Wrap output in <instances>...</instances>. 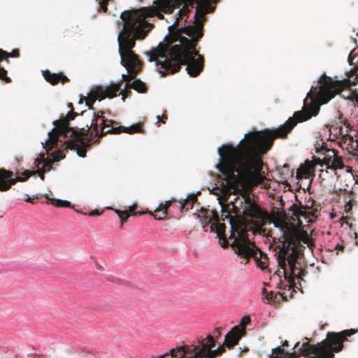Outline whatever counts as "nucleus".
Masks as SVG:
<instances>
[{"label": "nucleus", "mask_w": 358, "mask_h": 358, "mask_svg": "<svg viewBox=\"0 0 358 358\" xmlns=\"http://www.w3.org/2000/svg\"><path fill=\"white\" fill-rule=\"evenodd\" d=\"M210 229L211 231H216L217 236L220 240L221 246L224 248H227L229 245L231 246V244L229 243L225 234V224L222 223H212L210 226Z\"/></svg>", "instance_id": "nucleus-19"}, {"label": "nucleus", "mask_w": 358, "mask_h": 358, "mask_svg": "<svg viewBox=\"0 0 358 358\" xmlns=\"http://www.w3.org/2000/svg\"><path fill=\"white\" fill-rule=\"evenodd\" d=\"M77 153L79 157H85L86 156V150L83 148H80L77 150Z\"/></svg>", "instance_id": "nucleus-37"}, {"label": "nucleus", "mask_w": 358, "mask_h": 358, "mask_svg": "<svg viewBox=\"0 0 358 358\" xmlns=\"http://www.w3.org/2000/svg\"><path fill=\"white\" fill-rule=\"evenodd\" d=\"M37 197H35V198H31V197H27L24 201L27 203H34L36 202V201L37 200Z\"/></svg>", "instance_id": "nucleus-38"}, {"label": "nucleus", "mask_w": 358, "mask_h": 358, "mask_svg": "<svg viewBox=\"0 0 358 358\" xmlns=\"http://www.w3.org/2000/svg\"><path fill=\"white\" fill-rule=\"evenodd\" d=\"M239 228V237H236L231 243V247L234 249L235 253L241 258L246 259L245 264L249 262L250 258L255 259L256 265L262 270H264L267 266L268 257L259 250L254 242L250 241L248 235L241 229L240 224L236 227Z\"/></svg>", "instance_id": "nucleus-8"}, {"label": "nucleus", "mask_w": 358, "mask_h": 358, "mask_svg": "<svg viewBox=\"0 0 358 358\" xmlns=\"http://www.w3.org/2000/svg\"><path fill=\"white\" fill-rule=\"evenodd\" d=\"M184 3V0H156L153 2L152 7L122 12L120 17L124 22L123 27L127 22L134 24V29L131 31L132 37L135 36L137 31L139 34H145V37L154 27L152 24L145 20L146 17L157 16L162 20L164 16L162 12L172 13L176 8H180Z\"/></svg>", "instance_id": "nucleus-5"}, {"label": "nucleus", "mask_w": 358, "mask_h": 358, "mask_svg": "<svg viewBox=\"0 0 358 358\" xmlns=\"http://www.w3.org/2000/svg\"><path fill=\"white\" fill-rule=\"evenodd\" d=\"M278 294H279L280 297L282 300H284V301H287L288 300L287 296L285 294V292H282V293L279 292Z\"/></svg>", "instance_id": "nucleus-40"}, {"label": "nucleus", "mask_w": 358, "mask_h": 358, "mask_svg": "<svg viewBox=\"0 0 358 358\" xmlns=\"http://www.w3.org/2000/svg\"><path fill=\"white\" fill-rule=\"evenodd\" d=\"M31 171L34 172V171ZM36 173H37L38 175V176L40 177V178L42 180H44V179H45V172L44 171H43L41 169H40L38 167V170L36 171H34V173L32 174V176L35 175ZM30 176H31V175Z\"/></svg>", "instance_id": "nucleus-34"}, {"label": "nucleus", "mask_w": 358, "mask_h": 358, "mask_svg": "<svg viewBox=\"0 0 358 358\" xmlns=\"http://www.w3.org/2000/svg\"><path fill=\"white\" fill-rule=\"evenodd\" d=\"M299 235L293 229L285 233L284 241L277 252L278 266L282 269L285 279L287 281L288 289L296 287L295 279L303 280L307 271L302 268L299 261L305 248L299 243Z\"/></svg>", "instance_id": "nucleus-4"}, {"label": "nucleus", "mask_w": 358, "mask_h": 358, "mask_svg": "<svg viewBox=\"0 0 358 358\" xmlns=\"http://www.w3.org/2000/svg\"><path fill=\"white\" fill-rule=\"evenodd\" d=\"M335 249L336 250H343L344 249V246L342 245L338 244V245H336Z\"/></svg>", "instance_id": "nucleus-42"}, {"label": "nucleus", "mask_w": 358, "mask_h": 358, "mask_svg": "<svg viewBox=\"0 0 358 358\" xmlns=\"http://www.w3.org/2000/svg\"><path fill=\"white\" fill-rule=\"evenodd\" d=\"M130 87L137 91L139 93H145L148 91V87L143 81L139 79L135 80L131 84H127L125 87Z\"/></svg>", "instance_id": "nucleus-23"}, {"label": "nucleus", "mask_w": 358, "mask_h": 358, "mask_svg": "<svg viewBox=\"0 0 358 358\" xmlns=\"http://www.w3.org/2000/svg\"><path fill=\"white\" fill-rule=\"evenodd\" d=\"M52 159L45 158L44 155L41 154L40 157H38L34 161L35 166L38 168L42 164L43 167L41 169L45 173L52 169V164L55 162H59L65 157V155L60 150H57L52 153Z\"/></svg>", "instance_id": "nucleus-15"}, {"label": "nucleus", "mask_w": 358, "mask_h": 358, "mask_svg": "<svg viewBox=\"0 0 358 358\" xmlns=\"http://www.w3.org/2000/svg\"><path fill=\"white\" fill-rule=\"evenodd\" d=\"M201 213L203 215L204 217L203 220H201V223L203 224V229L206 231L207 227H208L209 224H210L213 221H214V223H217L219 221V215L217 212L214 210L210 211V216L208 215L209 210L201 208Z\"/></svg>", "instance_id": "nucleus-21"}, {"label": "nucleus", "mask_w": 358, "mask_h": 358, "mask_svg": "<svg viewBox=\"0 0 358 358\" xmlns=\"http://www.w3.org/2000/svg\"><path fill=\"white\" fill-rule=\"evenodd\" d=\"M341 220H342L343 222H345V223H347V222H348V217H347V216H346V217H343H343H342V218H341Z\"/></svg>", "instance_id": "nucleus-46"}, {"label": "nucleus", "mask_w": 358, "mask_h": 358, "mask_svg": "<svg viewBox=\"0 0 358 358\" xmlns=\"http://www.w3.org/2000/svg\"><path fill=\"white\" fill-rule=\"evenodd\" d=\"M157 119H158L159 120H160V116H159V115H158V116H157Z\"/></svg>", "instance_id": "nucleus-49"}, {"label": "nucleus", "mask_w": 358, "mask_h": 358, "mask_svg": "<svg viewBox=\"0 0 358 358\" xmlns=\"http://www.w3.org/2000/svg\"><path fill=\"white\" fill-rule=\"evenodd\" d=\"M357 183H358V181H357Z\"/></svg>", "instance_id": "nucleus-51"}, {"label": "nucleus", "mask_w": 358, "mask_h": 358, "mask_svg": "<svg viewBox=\"0 0 358 358\" xmlns=\"http://www.w3.org/2000/svg\"><path fill=\"white\" fill-rule=\"evenodd\" d=\"M215 331L217 332V336H220L221 331H220V329H216Z\"/></svg>", "instance_id": "nucleus-47"}, {"label": "nucleus", "mask_w": 358, "mask_h": 358, "mask_svg": "<svg viewBox=\"0 0 358 358\" xmlns=\"http://www.w3.org/2000/svg\"><path fill=\"white\" fill-rule=\"evenodd\" d=\"M308 171L306 168H301L297 170L296 175L298 178L303 177L308 175Z\"/></svg>", "instance_id": "nucleus-33"}, {"label": "nucleus", "mask_w": 358, "mask_h": 358, "mask_svg": "<svg viewBox=\"0 0 358 358\" xmlns=\"http://www.w3.org/2000/svg\"><path fill=\"white\" fill-rule=\"evenodd\" d=\"M355 243L358 245V234L355 232Z\"/></svg>", "instance_id": "nucleus-44"}, {"label": "nucleus", "mask_w": 358, "mask_h": 358, "mask_svg": "<svg viewBox=\"0 0 358 358\" xmlns=\"http://www.w3.org/2000/svg\"><path fill=\"white\" fill-rule=\"evenodd\" d=\"M130 93H131V92H130V91H126V92H125V91H124V90L121 91V92H120V94H122V99L123 101H124V100H125L126 96H128V94H130Z\"/></svg>", "instance_id": "nucleus-39"}, {"label": "nucleus", "mask_w": 358, "mask_h": 358, "mask_svg": "<svg viewBox=\"0 0 358 358\" xmlns=\"http://www.w3.org/2000/svg\"><path fill=\"white\" fill-rule=\"evenodd\" d=\"M19 57H20V50L18 49H13L11 52H7V55L5 56V58H1L0 59V63L1 62L4 61V62H6V63L8 64L10 62L9 59H8L9 57L17 58Z\"/></svg>", "instance_id": "nucleus-27"}, {"label": "nucleus", "mask_w": 358, "mask_h": 358, "mask_svg": "<svg viewBox=\"0 0 358 358\" xmlns=\"http://www.w3.org/2000/svg\"><path fill=\"white\" fill-rule=\"evenodd\" d=\"M289 345V343L287 341H285L282 344V347H287Z\"/></svg>", "instance_id": "nucleus-45"}, {"label": "nucleus", "mask_w": 358, "mask_h": 358, "mask_svg": "<svg viewBox=\"0 0 358 358\" xmlns=\"http://www.w3.org/2000/svg\"><path fill=\"white\" fill-rule=\"evenodd\" d=\"M115 213L119 216L121 222V224H123L127 222V219L130 216L129 212L127 210H115Z\"/></svg>", "instance_id": "nucleus-28"}, {"label": "nucleus", "mask_w": 358, "mask_h": 358, "mask_svg": "<svg viewBox=\"0 0 358 358\" xmlns=\"http://www.w3.org/2000/svg\"><path fill=\"white\" fill-rule=\"evenodd\" d=\"M209 1L216 4L217 3L218 0H185V1H184L185 3L183 6L178 10L177 15L174 17V21L173 24L169 27V31H173V29L178 26L180 20L185 18V21H186L189 16V13L191 12V10L189 7H191L192 8H194V3L197 4L196 8V10L199 5H203L207 3L213 8V10L208 12V13H213L215 10V7L210 5ZM206 14H207V13Z\"/></svg>", "instance_id": "nucleus-12"}, {"label": "nucleus", "mask_w": 358, "mask_h": 358, "mask_svg": "<svg viewBox=\"0 0 358 358\" xmlns=\"http://www.w3.org/2000/svg\"><path fill=\"white\" fill-rule=\"evenodd\" d=\"M212 10L213 8L207 3L199 5L194 15V25L180 28L173 36V42L179 43L168 46L169 57L165 56V50L159 48L146 52L150 62H156V65L164 69L159 71L162 77L179 71L182 65H186L187 73L192 77L198 76L203 70L204 57L196 47L203 36L205 15Z\"/></svg>", "instance_id": "nucleus-2"}, {"label": "nucleus", "mask_w": 358, "mask_h": 358, "mask_svg": "<svg viewBox=\"0 0 358 358\" xmlns=\"http://www.w3.org/2000/svg\"><path fill=\"white\" fill-rule=\"evenodd\" d=\"M136 208V205H133L131 206H129V210H127L129 212V215H141V214L143 213H141V212L135 213L134 210H135Z\"/></svg>", "instance_id": "nucleus-35"}, {"label": "nucleus", "mask_w": 358, "mask_h": 358, "mask_svg": "<svg viewBox=\"0 0 358 358\" xmlns=\"http://www.w3.org/2000/svg\"><path fill=\"white\" fill-rule=\"evenodd\" d=\"M99 215V213L98 210H93V211H91L90 213H89V215L90 216H95V215Z\"/></svg>", "instance_id": "nucleus-41"}, {"label": "nucleus", "mask_w": 358, "mask_h": 358, "mask_svg": "<svg viewBox=\"0 0 358 358\" xmlns=\"http://www.w3.org/2000/svg\"><path fill=\"white\" fill-rule=\"evenodd\" d=\"M356 332L353 329L338 333L328 332L326 338L317 345L310 344L309 339L305 338L301 345L300 342L295 344L293 352L290 353L280 347L273 349L272 358H334L335 352L343 350L347 338Z\"/></svg>", "instance_id": "nucleus-3"}, {"label": "nucleus", "mask_w": 358, "mask_h": 358, "mask_svg": "<svg viewBox=\"0 0 358 358\" xmlns=\"http://www.w3.org/2000/svg\"><path fill=\"white\" fill-rule=\"evenodd\" d=\"M122 132L127 134H135V133H141L142 132V126L141 124H136L129 127H125L122 129Z\"/></svg>", "instance_id": "nucleus-26"}, {"label": "nucleus", "mask_w": 358, "mask_h": 358, "mask_svg": "<svg viewBox=\"0 0 358 358\" xmlns=\"http://www.w3.org/2000/svg\"><path fill=\"white\" fill-rule=\"evenodd\" d=\"M171 201H166L165 203H161L154 211H147L145 213L149 214L155 220H163L168 214V209L171 205Z\"/></svg>", "instance_id": "nucleus-17"}, {"label": "nucleus", "mask_w": 358, "mask_h": 358, "mask_svg": "<svg viewBox=\"0 0 358 358\" xmlns=\"http://www.w3.org/2000/svg\"><path fill=\"white\" fill-rule=\"evenodd\" d=\"M357 183H358V181H357Z\"/></svg>", "instance_id": "nucleus-52"}, {"label": "nucleus", "mask_w": 358, "mask_h": 358, "mask_svg": "<svg viewBox=\"0 0 358 358\" xmlns=\"http://www.w3.org/2000/svg\"><path fill=\"white\" fill-rule=\"evenodd\" d=\"M166 120H167V116L166 115H163L160 121L163 123H165Z\"/></svg>", "instance_id": "nucleus-43"}, {"label": "nucleus", "mask_w": 358, "mask_h": 358, "mask_svg": "<svg viewBox=\"0 0 358 358\" xmlns=\"http://www.w3.org/2000/svg\"><path fill=\"white\" fill-rule=\"evenodd\" d=\"M43 76L45 80L52 85H55L59 82L64 84L69 81V79L63 73H55L49 70H45L43 71Z\"/></svg>", "instance_id": "nucleus-18"}, {"label": "nucleus", "mask_w": 358, "mask_h": 358, "mask_svg": "<svg viewBox=\"0 0 358 358\" xmlns=\"http://www.w3.org/2000/svg\"><path fill=\"white\" fill-rule=\"evenodd\" d=\"M352 209V203L351 201H350L348 203H346V204L345 205L344 210L346 213H350Z\"/></svg>", "instance_id": "nucleus-36"}, {"label": "nucleus", "mask_w": 358, "mask_h": 358, "mask_svg": "<svg viewBox=\"0 0 358 358\" xmlns=\"http://www.w3.org/2000/svg\"><path fill=\"white\" fill-rule=\"evenodd\" d=\"M238 201L236 199L235 202H231L226 208H223L222 210V220L223 221L228 220L229 224L231 225V234L229 236V238H233L234 240L236 237H239L241 234L239 231V228L238 229L236 227L238 224H240L241 229L245 232V234H247L246 226L243 222L241 217L239 216L240 214L242 213V211L240 210L239 208L237 206ZM240 203V201H239Z\"/></svg>", "instance_id": "nucleus-9"}, {"label": "nucleus", "mask_w": 358, "mask_h": 358, "mask_svg": "<svg viewBox=\"0 0 358 358\" xmlns=\"http://www.w3.org/2000/svg\"><path fill=\"white\" fill-rule=\"evenodd\" d=\"M266 292V289H263V293Z\"/></svg>", "instance_id": "nucleus-50"}, {"label": "nucleus", "mask_w": 358, "mask_h": 358, "mask_svg": "<svg viewBox=\"0 0 358 358\" xmlns=\"http://www.w3.org/2000/svg\"><path fill=\"white\" fill-rule=\"evenodd\" d=\"M197 201V196L195 194H191L187 197L186 199L184 200L183 203L181 204V210H188L192 209L194 202Z\"/></svg>", "instance_id": "nucleus-24"}, {"label": "nucleus", "mask_w": 358, "mask_h": 358, "mask_svg": "<svg viewBox=\"0 0 358 358\" xmlns=\"http://www.w3.org/2000/svg\"><path fill=\"white\" fill-rule=\"evenodd\" d=\"M245 334V330L241 329L240 326L234 327L226 335L224 345L229 349L236 345L241 338Z\"/></svg>", "instance_id": "nucleus-16"}, {"label": "nucleus", "mask_w": 358, "mask_h": 358, "mask_svg": "<svg viewBox=\"0 0 358 358\" xmlns=\"http://www.w3.org/2000/svg\"><path fill=\"white\" fill-rule=\"evenodd\" d=\"M332 152L334 153V159L331 161V164H329V162H331V159L324 157V163L327 165V168H330L331 169L336 170L338 169H342L343 168V162L341 157L336 155L334 150H332Z\"/></svg>", "instance_id": "nucleus-22"}, {"label": "nucleus", "mask_w": 358, "mask_h": 358, "mask_svg": "<svg viewBox=\"0 0 358 358\" xmlns=\"http://www.w3.org/2000/svg\"><path fill=\"white\" fill-rule=\"evenodd\" d=\"M124 126H118V127H112L111 129L108 130L102 129V132H100L99 135V138H102L106 134H119L122 132V129Z\"/></svg>", "instance_id": "nucleus-25"}, {"label": "nucleus", "mask_w": 358, "mask_h": 358, "mask_svg": "<svg viewBox=\"0 0 358 358\" xmlns=\"http://www.w3.org/2000/svg\"><path fill=\"white\" fill-rule=\"evenodd\" d=\"M134 24L127 23L122 27L118 34V52L120 55V64L127 69L128 74H122V78L124 81L129 82L136 78V76L141 71L143 63L138 55L134 51L136 40H142L145 38V34L136 32L135 36L132 37L131 30Z\"/></svg>", "instance_id": "nucleus-6"}, {"label": "nucleus", "mask_w": 358, "mask_h": 358, "mask_svg": "<svg viewBox=\"0 0 358 358\" xmlns=\"http://www.w3.org/2000/svg\"><path fill=\"white\" fill-rule=\"evenodd\" d=\"M240 206H242V214L245 217L255 219L261 223H264L268 218V214L248 194L243 196Z\"/></svg>", "instance_id": "nucleus-11"}, {"label": "nucleus", "mask_w": 358, "mask_h": 358, "mask_svg": "<svg viewBox=\"0 0 358 358\" xmlns=\"http://www.w3.org/2000/svg\"><path fill=\"white\" fill-rule=\"evenodd\" d=\"M120 86L121 83H113L106 88L97 87L91 90L87 97L81 98L80 103H83V101L85 100L86 106H87L90 109H92V105L96 99L101 101L107 97L109 99L115 97L117 92L120 90Z\"/></svg>", "instance_id": "nucleus-10"}, {"label": "nucleus", "mask_w": 358, "mask_h": 358, "mask_svg": "<svg viewBox=\"0 0 358 358\" xmlns=\"http://www.w3.org/2000/svg\"><path fill=\"white\" fill-rule=\"evenodd\" d=\"M52 204L57 207H70L71 203L68 201L52 199Z\"/></svg>", "instance_id": "nucleus-29"}, {"label": "nucleus", "mask_w": 358, "mask_h": 358, "mask_svg": "<svg viewBox=\"0 0 358 358\" xmlns=\"http://www.w3.org/2000/svg\"><path fill=\"white\" fill-rule=\"evenodd\" d=\"M266 298L268 300V303H275L279 301L278 299H277L278 294H275L273 292H270L269 293H267Z\"/></svg>", "instance_id": "nucleus-31"}, {"label": "nucleus", "mask_w": 358, "mask_h": 358, "mask_svg": "<svg viewBox=\"0 0 358 358\" xmlns=\"http://www.w3.org/2000/svg\"><path fill=\"white\" fill-rule=\"evenodd\" d=\"M313 201H311V205H313ZM312 206H308L306 204L305 206H301V208L297 207L296 205L294 204L291 207L292 210L294 212V214L297 217H303L305 218H310L315 217V212L313 210H310Z\"/></svg>", "instance_id": "nucleus-20"}, {"label": "nucleus", "mask_w": 358, "mask_h": 358, "mask_svg": "<svg viewBox=\"0 0 358 358\" xmlns=\"http://www.w3.org/2000/svg\"><path fill=\"white\" fill-rule=\"evenodd\" d=\"M34 173V172L26 170L22 173L24 177L15 176L12 171L0 169V192L8 191L17 182L26 181Z\"/></svg>", "instance_id": "nucleus-13"}, {"label": "nucleus", "mask_w": 358, "mask_h": 358, "mask_svg": "<svg viewBox=\"0 0 358 358\" xmlns=\"http://www.w3.org/2000/svg\"><path fill=\"white\" fill-rule=\"evenodd\" d=\"M77 115L76 112H69L65 117L53 122L55 127L48 133V138L43 145L48 155L51 150L57 146L59 136L73 138L75 146H78L76 143L85 145L90 142L91 139L89 138L90 127L89 125H86L87 129L83 128L80 131L69 127V121L74 120Z\"/></svg>", "instance_id": "nucleus-7"}, {"label": "nucleus", "mask_w": 358, "mask_h": 358, "mask_svg": "<svg viewBox=\"0 0 358 358\" xmlns=\"http://www.w3.org/2000/svg\"><path fill=\"white\" fill-rule=\"evenodd\" d=\"M110 0H96L99 5V10L106 13L108 10V3Z\"/></svg>", "instance_id": "nucleus-30"}, {"label": "nucleus", "mask_w": 358, "mask_h": 358, "mask_svg": "<svg viewBox=\"0 0 358 358\" xmlns=\"http://www.w3.org/2000/svg\"><path fill=\"white\" fill-rule=\"evenodd\" d=\"M69 107H71V109H73V105H72V103H69Z\"/></svg>", "instance_id": "nucleus-48"}, {"label": "nucleus", "mask_w": 358, "mask_h": 358, "mask_svg": "<svg viewBox=\"0 0 358 358\" xmlns=\"http://www.w3.org/2000/svg\"><path fill=\"white\" fill-rule=\"evenodd\" d=\"M103 114H104L103 111H102V110L99 111L97 113V114L95 115V117L93 120L92 122L89 126V127H90V128L91 127L92 128V131L91 132L90 131V134H89L90 138L92 135H94L95 137H97V136L99 137V123H98L99 120H101V121L100 123L101 132H102V129L105 130L106 127H108L110 126L113 127V126H114V124H117L114 120L106 119L103 116Z\"/></svg>", "instance_id": "nucleus-14"}, {"label": "nucleus", "mask_w": 358, "mask_h": 358, "mask_svg": "<svg viewBox=\"0 0 358 358\" xmlns=\"http://www.w3.org/2000/svg\"><path fill=\"white\" fill-rule=\"evenodd\" d=\"M250 316H244L241 321V329H244L245 330V326L250 324Z\"/></svg>", "instance_id": "nucleus-32"}, {"label": "nucleus", "mask_w": 358, "mask_h": 358, "mask_svg": "<svg viewBox=\"0 0 358 358\" xmlns=\"http://www.w3.org/2000/svg\"><path fill=\"white\" fill-rule=\"evenodd\" d=\"M358 78L334 80L323 75L319 80L318 89L312 87L304 100L305 110L295 112L292 117L275 130L249 132L245 135L236 147L224 145L218 149L222 158L220 171L226 177L227 182L236 184L239 181L258 185L266 177L261 173L263 162L261 158L273 145L275 138H287L298 122L306 121L319 112V105L327 103L337 94L350 85H356Z\"/></svg>", "instance_id": "nucleus-1"}]
</instances>
